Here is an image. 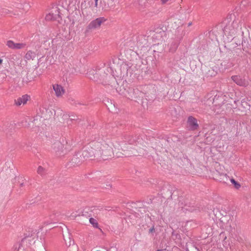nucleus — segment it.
Segmentation results:
<instances>
[{"label":"nucleus","mask_w":251,"mask_h":251,"mask_svg":"<svg viewBox=\"0 0 251 251\" xmlns=\"http://www.w3.org/2000/svg\"><path fill=\"white\" fill-rule=\"evenodd\" d=\"M90 151L93 153V157L97 159L108 160L114 155L112 148L105 141L93 140L88 144Z\"/></svg>","instance_id":"obj_1"},{"label":"nucleus","mask_w":251,"mask_h":251,"mask_svg":"<svg viewBox=\"0 0 251 251\" xmlns=\"http://www.w3.org/2000/svg\"><path fill=\"white\" fill-rule=\"evenodd\" d=\"M90 151L93 153V157L97 159L108 160L114 155L112 148L105 141L93 140L88 144Z\"/></svg>","instance_id":"obj_2"},{"label":"nucleus","mask_w":251,"mask_h":251,"mask_svg":"<svg viewBox=\"0 0 251 251\" xmlns=\"http://www.w3.org/2000/svg\"><path fill=\"white\" fill-rule=\"evenodd\" d=\"M88 77L95 81L109 84L115 80L114 75H112V69L108 66H103L96 70L91 69L87 73Z\"/></svg>","instance_id":"obj_3"},{"label":"nucleus","mask_w":251,"mask_h":251,"mask_svg":"<svg viewBox=\"0 0 251 251\" xmlns=\"http://www.w3.org/2000/svg\"><path fill=\"white\" fill-rule=\"evenodd\" d=\"M94 155L90 151L88 144L86 146L83 150L76 153L73 157L71 163L73 166H78L88 158L92 159Z\"/></svg>","instance_id":"obj_4"},{"label":"nucleus","mask_w":251,"mask_h":251,"mask_svg":"<svg viewBox=\"0 0 251 251\" xmlns=\"http://www.w3.org/2000/svg\"><path fill=\"white\" fill-rule=\"evenodd\" d=\"M166 37V32L160 27L155 29L152 36L153 40L154 42H157V44H162L163 41L165 40Z\"/></svg>","instance_id":"obj_5"},{"label":"nucleus","mask_w":251,"mask_h":251,"mask_svg":"<svg viewBox=\"0 0 251 251\" xmlns=\"http://www.w3.org/2000/svg\"><path fill=\"white\" fill-rule=\"evenodd\" d=\"M35 242V237L31 236H27L24 238L19 244L17 251H25V249L34 244Z\"/></svg>","instance_id":"obj_6"},{"label":"nucleus","mask_w":251,"mask_h":251,"mask_svg":"<svg viewBox=\"0 0 251 251\" xmlns=\"http://www.w3.org/2000/svg\"><path fill=\"white\" fill-rule=\"evenodd\" d=\"M52 149L57 156L64 155L67 152L66 149L64 148L63 145L59 141L55 142L52 146Z\"/></svg>","instance_id":"obj_7"},{"label":"nucleus","mask_w":251,"mask_h":251,"mask_svg":"<svg viewBox=\"0 0 251 251\" xmlns=\"http://www.w3.org/2000/svg\"><path fill=\"white\" fill-rule=\"evenodd\" d=\"M106 21L104 17H100L92 21L87 26L86 31L88 32L90 30L100 27L101 24Z\"/></svg>","instance_id":"obj_8"},{"label":"nucleus","mask_w":251,"mask_h":251,"mask_svg":"<svg viewBox=\"0 0 251 251\" xmlns=\"http://www.w3.org/2000/svg\"><path fill=\"white\" fill-rule=\"evenodd\" d=\"M45 19L47 21L56 20L59 21V19H61V16L58 7H53L51 12L46 15Z\"/></svg>","instance_id":"obj_9"},{"label":"nucleus","mask_w":251,"mask_h":251,"mask_svg":"<svg viewBox=\"0 0 251 251\" xmlns=\"http://www.w3.org/2000/svg\"><path fill=\"white\" fill-rule=\"evenodd\" d=\"M232 80L238 85L246 87L248 85V82L244 77L240 75H233L231 76Z\"/></svg>","instance_id":"obj_10"},{"label":"nucleus","mask_w":251,"mask_h":251,"mask_svg":"<svg viewBox=\"0 0 251 251\" xmlns=\"http://www.w3.org/2000/svg\"><path fill=\"white\" fill-rule=\"evenodd\" d=\"M202 71L205 75L207 77L215 76L217 73V70H215L213 68L207 66L203 67Z\"/></svg>","instance_id":"obj_11"},{"label":"nucleus","mask_w":251,"mask_h":251,"mask_svg":"<svg viewBox=\"0 0 251 251\" xmlns=\"http://www.w3.org/2000/svg\"><path fill=\"white\" fill-rule=\"evenodd\" d=\"M129 95V99L134 100H136L137 99L141 97L142 93L137 89H130V92L128 93Z\"/></svg>","instance_id":"obj_12"},{"label":"nucleus","mask_w":251,"mask_h":251,"mask_svg":"<svg viewBox=\"0 0 251 251\" xmlns=\"http://www.w3.org/2000/svg\"><path fill=\"white\" fill-rule=\"evenodd\" d=\"M188 124L192 130H195L199 126L197 123V120L192 116H189L188 118Z\"/></svg>","instance_id":"obj_13"},{"label":"nucleus","mask_w":251,"mask_h":251,"mask_svg":"<svg viewBox=\"0 0 251 251\" xmlns=\"http://www.w3.org/2000/svg\"><path fill=\"white\" fill-rule=\"evenodd\" d=\"M52 88L55 92V95L56 97H60L62 96L65 92L64 89H63V87L60 85L54 84L52 85Z\"/></svg>","instance_id":"obj_14"},{"label":"nucleus","mask_w":251,"mask_h":251,"mask_svg":"<svg viewBox=\"0 0 251 251\" xmlns=\"http://www.w3.org/2000/svg\"><path fill=\"white\" fill-rule=\"evenodd\" d=\"M28 98L29 96L27 95H24L15 100V104L18 106H20L22 104H25L28 100Z\"/></svg>","instance_id":"obj_15"},{"label":"nucleus","mask_w":251,"mask_h":251,"mask_svg":"<svg viewBox=\"0 0 251 251\" xmlns=\"http://www.w3.org/2000/svg\"><path fill=\"white\" fill-rule=\"evenodd\" d=\"M224 31L225 34H229L230 35H231V37L234 35L236 32L234 26H233V27L231 28V26L229 25H226V26L224 27Z\"/></svg>","instance_id":"obj_16"},{"label":"nucleus","mask_w":251,"mask_h":251,"mask_svg":"<svg viewBox=\"0 0 251 251\" xmlns=\"http://www.w3.org/2000/svg\"><path fill=\"white\" fill-rule=\"evenodd\" d=\"M64 240L67 246L70 247L72 244L73 246L75 248V247L74 244V241L72 240L70 235H68L66 237L64 236Z\"/></svg>","instance_id":"obj_17"},{"label":"nucleus","mask_w":251,"mask_h":251,"mask_svg":"<svg viewBox=\"0 0 251 251\" xmlns=\"http://www.w3.org/2000/svg\"><path fill=\"white\" fill-rule=\"evenodd\" d=\"M25 57L27 60H33L36 57V53L34 52L29 50L27 52Z\"/></svg>","instance_id":"obj_18"},{"label":"nucleus","mask_w":251,"mask_h":251,"mask_svg":"<svg viewBox=\"0 0 251 251\" xmlns=\"http://www.w3.org/2000/svg\"><path fill=\"white\" fill-rule=\"evenodd\" d=\"M25 46H26V44L25 43H14L13 50L24 49L25 47Z\"/></svg>","instance_id":"obj_19"},{"label":"nucleus","mask_w":251,"mask_h":251,"mask_svg":"<svg viewBox=\"0 0 251 251\" xmlns=\"http://www.w3.org/2000/svg\"><path fill=\"white\" fill-rule=\"evenodd\" d=\"M178 44L179 43L178 42L172 43L171 45L170 51L172 52H175L177 48Z\"/></svg>","instance_id":"obj_20"},{"label":"nucleus","mask_w":251,"mask_h":251,"mask_svg":"<svg viewBox=\"0 0 251 251\" xmlns=\"http://www.w3.org/2000/svg\"><path fill=\"white\" fill-rule=\"evenodd\" d=\"M89 222L94 227H98V223L96 219H95L93 218H90L89 219Z\"/></svg>","instance_id":"obj_21"},{"label":"nucleus","mask_w":251,"mask_h":251,"mask_svg":"<svg viewBox=\"0 0 251 251\" xmlns=\"http://www.w3.org/2000/svg\"><path fill=\"white\" fill-rule=\"evenodd\" d=\"M230 181L234 185V187L236 189H238L239 188H240L241 185L239 184V183L235 181L233 178L231 179Z\"/></svg>","instance_id":"obj_22"},{"label":"nucleus","mask_w":251,"mask_h":251,"mask_svg":"<svg viewBox=\"0 0 251 251\" xmlns=\"http://www.w3.org/2000/svg\"><path fill=\"white\" fill-rule=\"evenodd\" d=\"M68 101L69 102L72 104V105H76L77 104H81V103H80L79 102H77L75 100L72 98V97H70L69 99H68Z\"/></svg>","instance_id":"obj_23"},{"label":"nucleus","mask_w":251,"mask_h":251,"mask_svg":"<svg viewBox=\"0 0 251 251\" xmlns=\"http://www.w3.org/2000/svg\"><path fill=\"white\" fill-rule=\"evenodd\" d=\"M226 61H224L221 64L222 65H224V66H225L226 69H229L231 67L233 66V64L231 62L227 63V64H226Z\"/></svg>","instance_id":"obj_24"},{"label":"nucleus","mask_w":251,"mask_h":251,"mask_svg":"<svg viewBox=\"0 0 251 251\" xmlns=\"http://www.w3.org/2000/svg\"><path fill=\"white\" fill-rule=\"evenodd\" d=\"M6 45L10 49H13L14 46V42L12 40H8L6 42Z\"/></svg>","instance_id":"obj_25"},{"label":"nucleus","mask_w":251,"mask_h":251,"mask_svg":"<svg viewBox=\"0 0 251 251\" xmlns=\"http://www.w3.org/2000/svg\"><path fill=\"white\" fill-rule=\"evenodd\" d=\"M37 172L39 174L43 175L45 173V170L42 166H39L37 169Z\"/></svg>","instance_id":"obj_26"},{"label":"nucleus","mask_w":251,"mask_h":251,"mask_svg":"<svg viewBox=\"0 0 251 251\" xmlns=\"http://www.w3.org/2000/svg\"><path fill=\"white\" fill-rule=\"evenodd\" d=\"M139 5L144 6L148 0H137Z\"/></svg>","instance_id":"obj_27"},{"label":"nucleus","mask_w":251,"mask_h":251,"mask_svg":"<svg viewBox=\"0 0 251 251\" xmlns=\"http://www.w3.org/2000/svg\"><path fill=\"white\" fill-rule=\"evenodd\" d=\"M9 11L8 9H5V8H3V9H2L1 12V15H3V14H4V15L7 14H8V13H9Z\"/></svg>","instance_id":"obj_28"},{"label":"nucleus","mask_w":251,"mask_h":251,"mask_svg":"<svg viewBox=\"0 0 251 251\" xmlns=\"http://www.w3.org/2000/svg\"><path fill=\"white\" fill-rule=\"evenodd\" d=\"M185 209L187 210H189L190 211H193L194 210H195L194 208H193V207H190L189 206V208H187V207H186L185 208Z\"/></svg>","instance_id":"obj_29"},{"label":"nucleus","mask_w":251,"mask_h":251,"mask_svg":"<svg viewBox=\"0 0 251 251\" xmlns=\"http://www.w3.org/2000/svg\"><path fill=\"white\" fill-rule=\"evenodd\" d=\"M75 117L74 118H69L67 121V124H69V122H73V121H74L75 120Z\"/></svg>","instance_id":"obj_30"},{"label":"nucleus","mask_w":251,"mask_h":251,"mask_svg":"<svg viewBox=\"0 0 251 251\" xmlns=\"http://www.w3.org/2000/svg\"><path fill=\"white\" fill-rule=\"evenodd\" d=\"M249 38L251 41V27H250L249 30Z\"/></svg>","instance_id":"obj_31"},{"label":"nucleus","mask_w":251,"mask_h":251,"mask_svg":"<svg viewBox=\"0 0 251 251\" xmlns=\"http://www.w3.org/2000/svg\"><path fill=\"white\" fill-rule=\"evenodd\" d=\"M127 141L129 143V144H132L134 143V140H131V139H130L127 140Z\"/></svg>","instance_id":"obj_32"},{"label":"nucleus","mask_w":251,"mask_h":251,"mask_svg":"<svg viewBox=\"0 0 251 251\" xmlns=\"http://www.w3.org/2000/svg\"><path fill=\"white\" fill-rule=\"evenodd\" d=\"M154 231V227H152V228H151L149 229L150 233H151V232H153Z\"/></svg>","instance_id":"obj_33"},{"label":"nucleus","mask_w":251,"mask_h":251,"mask_svg":"<svg viewBox=\"0 0 251 251\" xmlns=\"http://www.w3.org/2000/svg\"><path fill=\"white\" fill-rule=\"evenodd\" d=\"M95 0V7H97L98 6V1L99 0Z\"/></svg>","instance_id":"obj_34"},{"label":"nucleus","mask_w":251,"mask_h":251,"mask_svg":"<svg viewBox=\"0 0 251 251\" xmlns=\"http://www.w3.org/2000/svg\"><path fill=\"white\" fill-rule=\"evenodd\" d=\"M161 0L162 2V3H164L166 2L167 1H168L169 0Z\"/></svg>","instance_id":"obj_35"},{"label":"nucleus","mask_w":251,"mask_h":251,"mask_svg":"<svg viewBox=\"0 0 251 251\" xmlns=\"http://www.w3.org/2000/svg\"><path fill=\"white\" fill-rule=\"evenodd\" d=\"M24 186V182L21 183L20 184V186L21 187H23Z\"/></svg>","instance_id":"obj_36"},{"label":"nucleus","mask_w":251,"mask_h":251,"mask_svg":"<svg viewBox=\"0 0 251 251\" xmlns=\"http://www.w3.org/2000/svg\"><path fill=\"white\" fill-rule=\"evenodd\" d=\"M2 61H3L2 59H0V65L2 64Z\"/></svg>","instance_id":"obj_37"},{"label":"nucleus","mask_w":251,"mask_h":251,"mask_svg":"<svg viewBox=\"0 0 251 251\" xmlns=\"http://www.w3.org/2000/svg\"><path fill=\"white\" fill-rule=\"evenodd\" d=\"M72 122H69V124H67L68 125H71Z\"/></svg>","instance_id":"obj_38"},{"label":"nucleus","mask_w":251,"mask_h":251,"mask_svg":"<svg viewBox=\"0 0 251 251\" xmlns=\"http://www.w3.org/2000/svg\"><path fill=\"white\" fill-rule=\"evenodd\" d=\"M236 24V23H234V22L233 21V22H232V25H234V24Z\"/></svg>","instance_id":"obj_39"},{"label":"nucleus","mask_w":251,"mask_h":251,"mask_svg":"<svg viewBox=\"0 0 251 251\" xmlns=\"http://www.w3.org/2000/svg\"><path fill=\"white\" fill-rule=\"evenodd\" d=\"M85 212H86V211H85V210H84V211L83 212V215H84V213Z\"/></svg>","instance_id":"obj_40"},{"label":"nucleus","mask_w":251,"mask_h":251,"mask_svg":"<svg viewBox=\"0 0 251 251\" xmlns=\"http://www.w3.org/2000/svg\"><path fill=\"white\" fill-rule=\"evenodd\" d=\"M228 19H229L228 18H227V19L225 20V21H228Z\"/></svg>","instance_id":"obj_41"},{"label":"nucleus","mask_w":251,"mask_h":251,"mask_svg":"<svg viewBox=\"0 0 251 251\" xmlns=\"http://www.w3.org/2000/svg\"><path fill=\"white\" fill-rule=\"evenodd\" d=\"M191 25V23H189L188 25L189 26V25Z\"/></svg>","instance_id":"obj_42"}]
</instances>
